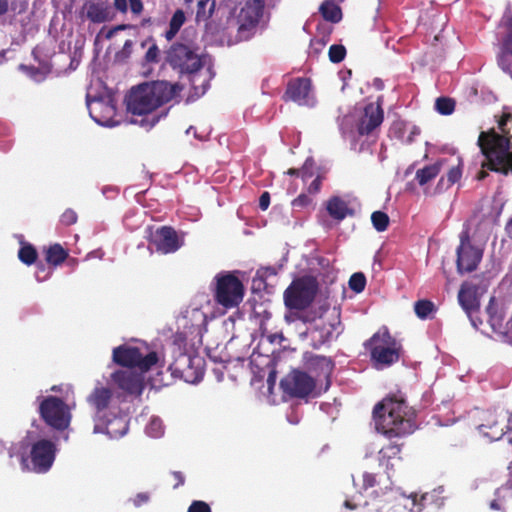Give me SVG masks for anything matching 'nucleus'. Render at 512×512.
Segmentation results:
<instances>
[{
  "instance_id": "nucleus-28",
  "label": "nucleus",
  "mask_w": 512,
  "mask_h": 512,
  "mask_svg": "<svg viewBox=\"0 0 512 512\" xmlns=\"http://www.w3.org/2000/svg\"><path fill=\"white\" fill-rule=\"evenodd\" d=\"M462 163L461 161L458 165L451 167L445 177H441L437 183L436 190L438 192H442L444 190L449 189L451 186L460 181L462 177Z\"/></svg>"
},
{
  "instance_id": "nucleus-43",
  "label": "nucleus",
  "mask_w": 512,
  "mask_h": 512,
  "mask_svg": "<svg viewBox=\"0 0 512 512\" xmlns=\"http://www.w3.org/2000/svg\"><path fill=\"white\" fill-rule=\"evenodd\" d=\"M300 177L303 181H307L315 174V161L312 157H308L300 168Z\"/></svg>"
},
{
  "instance_id": "nucleus-50",
  "label": "nucleus",
  "mask_w": 512,
  "mask_h": 512,
  "mask_svg": "<svg viewBox=\"0 0 512 512\" xmlns=\"http://www.w3.org/2000/svg\"><path fill=\"white\" fill-rule=\"evenodd\" d=\"M150 500V495L149 493L147 492H141V493H138L134 498H133V504L136 506V507H140L146 503H148Z\"/></svg>"
},
{
  "instance_id": "nucleus-51",
  "label": "nucleus",
  "mask_w": 512,
  "mask_h": 512,
  "mask_svg": "<svg viewBox=\"0 0 512 512\" xmlns=\"http://www.w3.org/2000/svg\"><path fill=\"white\" fill-rule=\"evenodd\" d=\"M322 185V177L320 175H317L316 178L311 182V184L308 187V193L310 194H317Z\"/></svg>"
},
{
  "instance_id": "nucleus-53",
  "label": "nucleus",
  "mask_w": 512,
  "mask_h": 512,
  "mask_svg": "<svg viewBox=\"0 0 512 512\" xmlns=\"http://www.w3.org/2000/svg\"><path fill=\"white\" fill-rule=\"evenodd\" d=\"M129 3L133 14L139 15L143 11V3L141 0H129Z\"/></svg>"
},
{
  "instance_id": "nucleus-49",
  "label": "nucleus",
  "mask_w": 512,
  "mask_h": 512,
  "mask_svg": "<svg viewBox=\"0 0 512 512\" xmlns=\"http://www.w3.org/2000/svg\"><path fill=\"white\" fill-rule=\"evenodd\" d=\"M362 488L368 490L376 485V476L372 473L365 472L362 474Z\"/></svg>"
},
{
  "instance_id": "nucleus-26",
  "label": "nucleus",
  "mask_w": 512,
  "mask_h": 512,
  "mask_svg": "<svg viewBox=\"0 0 512 512\" xmlns=\"http://www.w3.org/2000/svg\"><path fill=\"white\" fill-rule=\"evenodd\" d=\"M444 163V159H439L433 164L426 165L423 168L418 169L415 174V180L420 186L426 185L439 175Z\"/></svg>"
},
{
  "instance_id": "nucleus-32",
  "label": "nucleus",
  "mask_w": 512,
  "mask_h": 512,
  "mask_svg": "<svg viewBox=\"0 0 512 512\" xmlns=\"http://www.w3.org/2000/svg\"><path fill=\"white\" fill-rule=\"evenodd\" d=\"M319 10H320L322 17L325 20L330 21L332 23H337L342 18V12H341L340 7L337 6L332 1H324L321 4Z\"/></svg>"
},
{
  "instance_id": "nucleus-7",
  "label": "nucleus",
  "mask_w": 512,
  "mask_h": 512,
  "mask_svg": "<svg viewBox=\"0 0 512 512\" xmlns=\"http://www.w3.org/2000/svg\"><path fill=\"white\" fill-rule=\"evenodd\" d=\"M214 300L224 308L237 307L244 297V285L234 272H220L215 278Z\"/></svg>"
},
{
  "instance_id": "nucleus-34",
  "label": "nucleus",
  "mask_w": 512,
  "mask_h": 512,
  "mask_svg": "<svg viewBox=\"0 0 512 512\" xmlns=\"http://www.w3.org/2000/svg\"><path fill=\"white\" fill-rule=\"evenodd\" d=\"M428 498V493L421 495L419 498L416 493H412L408 497H403V500L405 501L404 507L409 509L410 512H422Z\"/></svg>"
},
{
  "instance_id": "nucleus-64",
  "label": "nucleus",
  "mask_w": 512,
  "mask_h": 512,
  "mask_svg": "<svg viewBox=\"0 0 512 512\" xmlns=\"http://www.w3.org/2000/svg\"><path fill=\"white\" fill-rule=\"evenodd\" d=\"M300 169H296V168H290L288 171H287V174L291 175V176H300Z\"/></svg>"
},
{
  "instance_id": "nucleus-42",
  "label": "nucleus",
  "mask_w": 512,
  "mask_h": 512,
  "mask_svg": "<svg viewBox=\"0 0 512 512\" xmlns=\"http://www.w3.org/2000/svg\"><path fill=\"white\" fill-rule=\"evenodd\" d=\"M328 56L332 63H340L346 56V48L341 44H333L329 48Z\"/></svg>"
},
{
  "instance_id": "nucleus-30",
  "label": "nucleus",
  "mask_w": 512,
  "mask_h": 512,
  "mask_svg": "<svg viewBox=\"0 0 512 512\" xmlns=\"http://www.w3.org/2000/svg\"><path fill=\"white\" fill-rule=\"evenodd\" d=\"M435 304L428 299H421L414 303V312L419 319H433L436 313Z\"/></svg>"
},
{
  "instance_id": "nucleus-19",
  "label": "nucleus",
  "mask_w": 512,
  "mask_h": 512,
  "mask_svg": "<svg viewBox=\"0 0 512 512\" xmlns=\"http://www.w3.org/2000/svg\"><path fill=\"white\" fill-rule=\"evenodd\" d=\"M384 119V112L380 104L369 103L364 108V114L357 124L359 135H369L379 127Z\"/></svg>"
},
{
  "instance_id": "nucleus-29",
  "label": "nucleus",
  "mask_w": 512,
  "mask_h": 512,
  "mask_svg": "<svg viewBox=\"0 0 512 512\" xmlns=\"http://www.w3.org/2000/svg\"><path fill=\"white\" fill-rule=\"evenodd\" d=\"M69 254L66 249L59 243L50 245L45 251V260L52 266H59L68 258Z\"/></svg>"
},
{
  "instance_id": "nucleus-27",
  "label": "nucleus",
  "mask_w": 512,
  "mask_h": 512,
  "mask_svg": "<svg viewBox=\"0 0 512 512\" xmlns=\"http://www.w3.org/2000/svg\"><path fill=\"white\" fill-rule=\"evenodd\" d=\"M112 391L105 387H96L88 397V402L98 411L108 408L112 399Z\"/></svg>"
},
{
  "instance_id": "nucleus-8",
  "label": "nucleus",
  "mask_w": 512,
  "mask_h": 512,
  "mask_svg": "<svg viewBox=\"0 0 512 512\" xmlns=\"http://www.w3.org/2000/svg\"><path fill=\"white\" fill-rule=\"evenodd\" d=\"M39 400L38 413L43 422L56 431L66 430L72 418L68 404L57 396H46Z\"/></svg>"
},
{
  "instance_id": "nucleus-39",
  "label": "nucleus",
  "mask_w": 512,
  "mask_h": 512,
  "mask_svg": "<svg viewBox=\"0 0 512 512\" xmlns=\"http://www.w3.org/2000/svg\"><path fill=\"white\" fill-rule=\"evenodd\" d=\"M401 444L389 443L388 445L381 448L379 451V460H390L394 458H400Z\"/></svg>"
},
{
  "instance_id": "nucleus-1",
  "label": "nucleus",
  "mask_w": 512,
  "mask_h": 512,
  "mask_svg": "<svg viewBox=\"0 0 512 512\" xmlns=\"http://www.w3.org/2000/svg\"><path fill=\"white\" fill-rule=\"evenodd\" d=\"M497 124L501 134L494 128L482 131L477 145L486 158L482 168L507 175L512 172V113L507 107H504L502 114L497 117Z\"/></svg>"
},
{
  "instance_id": "nucleus-47",
  "label": "nucleus",
  "mask_w": 512,
  "mask_h": 512,
  "mask_svg": "<svg viewBox=\"0 0 512 512\" xmlns=\"http://www.w3.org/2000/svg\"><path fill=\"white\" fill-rule=\"evenodd\" d=\"M187 512H212L208 503L201 500H194L188 507Z\"/></svg>"
},
{
  "instance_id": "nucleus-6",
  "label": "nucleus",
  "mask_w": 512,
  "mask_h": 512,
  "mask_svg": "<svg viewBox=\"0 0 512 512\" xmlns=\"http://www.w3.org/2000/svg\"><path fill=\"white\" fill-rule=\"evenodd\" d=\"M204 368L205 360L202 356L197 353L183 352L178 348L174 352V359L168 370L173 378L195 384L202 380Z\"/></svg>"
},
{
  "instance_id": "nucleus-2",
  "label": "nucleus",
  "mask_w": 512,
  "mask_h": 512,
  "mask_svg": "<svg viewBox=\"0 0 512 512\" xmlns=\"http://www.w3.org/2000/svg\"><path fill=\"white\" fill-rule=\"evenodd\" d=\"M376 429L387 438L405 437L416 430V411L400 396L392 395L373 409Z\"/></svg>"
},
{
  "instance_id": "nucleus-36",
  "label": "nucleus",
  "mask_w": 512,
  "mask_h": 512,
  "mask_svg": "<svg viewBox=\"0 0 512 512\" xmlns=\"http://www.w3.org/2000/svg\"><path fill=\"white\" fill-rule=\"evenodd\" d=\"M37 257H38L37 250L35 249V247L32 244L22 243V245L18 251V258L22 263L30 266L36 262Z\"/></svg>"
},
{
  "instance_id": "nucleus-17",
  "label": "nucleus",
  "mask_w": 512,
  "mask_h": 512,
  "mask_svg": "<svg viewBox=\"0 0 512 512\" xmlns=\"http://www.w3.org/2000/svg\"><path fill=\"white\" fill-rule=\"evenodd\" d=\"M149 244L162 254L174 253L182 245L177 232L170 226H162L156 229L149 238Z\"/></svg>"
},
{
  "instance_id": "nucleus-35",
  "label": "nucleus",
  "mask_w": 512,
  "mask_h": 512,
  "mask_svg": "<svg viewBox=\"0 0 512 512\" xmlns=\"http://www.w3.org/2000/svg\"><path fill=\"white\" fill-rule=\"evenodd\" d=\"M214 9V0H198L196 10V21L201 22L208 20L212 16Z\"/></svg>"
},
{
  "instance_id": "nucleus-13",
  "label": "nucleus",
  "mask_w": 512,
  "mask_h": 512,
  "mask_svg": "<svg viewBox=\"0 0 512 512\" xmlns=\"http://www.w3.org/2000/svg\"><path fill=\"white\" fill-rule=\"evenodd\" d=\"M113 361L123 367H137L147 372L158 362V355L152 351L144 356L137 347L121 345L113 349Z\"/></svg>"
},
{
  "instance_id": "nucleus-20",
  "label": "nucleus",
  "mask_w": 512,
  "mask_h": 512,
  "mask_svg": "<svg viewBox=\"0 0 512 512\" xmlns=\"http://www.w3.org/2000/svg\"><path fill=\"white\" fill-rule=\"evenodd\" d=\"M112 380L117 386L132 395H141L144 389L143 377L129 370H119L112 374Z\"/></svg>"
},
{
  "instance_id": "nucleus-46",
  "label": "nucleus",
  "mask_w": 512,
  "mask_h": 512,
  "mask_svg": "<svg viewBox=\"0 0 512 512\" xmlns=\"http://www.w3.org/2000/svg\"><path fill=\"white\" fill-rule=\"evenodd\" d=\"M147 432L152 437H159L163 434L162 422L159 419L151 420Z\"/></svg>"
},
{
  "instance_id": "nucleus-52",
  "label": "nucleus",
  "mask_w": 512,
  "mask_h": 512,
  "mask_svg": "<svg viewBox=\"0 0 512 512\" xmlns=\"http://www.w3.org/2000/svg\"><path fill=\"white\" fill-rule=\"evenodd\" d=\"M269 205H270V194H269V192L265 191L261 194V196L259 198V208L262 211H265L268 209Z\"/></svg>"
},
{
  "instance_id": "nucleus-44",
  "label": "nucleus",
  "mask_w": 512,
  "mask_h": 512,
  "mask_svg": "<svg viewBox=\"0 0 512 512\" xmlns=\"http://www.w3.org/2000/svg\"><path fill=\"white\" fill-rule=\"evenodd\" d=\"M160 50L156 43H153L145 53L144 60L146 63H158Z\"/></svg>"
},
{
  "instance_id": "nucleus-62",
  "label": "nucleus",
  "mask_w": 512,
  "mask_h": 512,
  "mask_svg": "<svg viewBox=\"0 0 512 512\" xmlns=\"http://www.w3.org/2000/svg\"><path fill=\"white\" fill-rule=\"evenodd\" d=\"M16 451H17V447L16 445H14L13 443L10 445L9 448H7V454L9 456V458H12L14 457V455L16 454Z\"/></svg>"
},
{
  "instance_id": "nucleus-54",
  "label": "nucleus",
  "mask_w": 512,
  "mask_h": 512,
  "mask_svg": "<svg viewBox=\"0 0 512 512\" xmlns=\"http://www.w3.org/2000/svg\"><path fill=\"white\" fill-rule=\"evenodd\" d=\"M133 41L128 39L125 41L123 47H122V50H121V55L125 58H128L131 53H132V48H133Z\"/></svg>"
},
{
  "instance_id": "nucleus-48",
  "label": "nucleus",
  "mask_w": 512,
  "mask_h": 512,
  "mask_svg": "<svg viewBox=\"0 0 512 512\" xmlns=\"http://www.w3.org/2000/svg\"><path fill=\"white\" fill-rule=\"evenodd\" d=\"M313 200L308 195L302 193L292 201L293 207L304 208L312 204Z\"/></svg>"
},
{
  "instance_id": "nucleus-11",
  "label": "nucleus",
  "mask_w": 512,
  "mask_h": 512,
  "mask_svg": "<svg viewBox=\"0 0 512 512\" xmlns=\"http://www.w3.org/2000/svg\"><path fill=\"white\" fill-rule=\"evenodd\" d=\"M265 0H244L237 15V41H247L253 37L263 17Z\"/></svg>"
},
{
  "instance_id": "nucleus-61",
  "label": "nucleus",
  "mask_w": 512,
  "mask_h": 512,
  "mask_svg": "<svg viewBox=\"0 0 512 512\" xmlns=\"http://www.w3.org/2000/svg\"><path fill=\"white\" fill-rule=\"evenodd\" d=\"M505 231L507 236L512 240V218L507 222Z\"/></svg>"
},
{
  "instance_id": "nucleus-14",
  "label": "nucleus",
  "mask_w": 512,
  "mask_h": 512,
  "mask_svg": "<svg viewBox=\"0 0 512 512\" xmlns=\"http://www.w3.org/2000/svg\"><path fill=\"white\" fill-rule=\"evenodd\" d=\"M280 387L284 394L304 399L310 396L316 388V379L307 372L293 370L281 381Z\"/></svg>"
},
{
  "instance_id": "nucleus-15",
  "label": "nucleus",
  "mask_w": 512,
  "mask_h": 512,
  "mask_svg": "<svg viewBox=\"0 0 512 512\" xmlns=\"http://www.w3.org/2000/svg\"><path fill=\"white\" fill-rule=\"evenodd\" d=\"M56 444L49 439H39L30 448L32 471L46 473L53 465L56 456Z\"/></svg>"
},
{
  "instance_id": "nucleus-24",
  "label": "nucleus",
  "mask_w": 512,
  "mask_h": 512,
  "mask_svg": "<svg viewBox=\"0 0 512 512\" xmlns=\"http://www.w3.org/2000/svg\"><path fill=\"white\" fill-rule=\"evenodd\" d=\"M477 287L468 283H463L458 292V301L467 314L479 309V301L476 296Z\"/></svg>"
},
{
  "instance_id": "nucleus-59",
  "label": "nucleus",
  "mask_w": 512,
  "mask_h": 512,
  "mask_svg": "<svg viewBox=\"0 0 512 512\" xmlns=\"http://www.w3.org/2000/svg\"><path fill=\"white\" fill-rule=\"evenodd\" d=\"M9 10V1L0 0V16L5 15Z\"/></svg>"
},
{
  "instance_id": "nucleus-21",
  "label": "nucleus",
  "mask_w": 512,
  "mask_h": 512,
  "mask_svg": "<svg viewBox=\"0 0 512 512\" xmlns=\"http://www.w3.org/2000/svg\"><path fill=\"white\" fill-rule=\"evenodd\" d=\"M505 33L502 38L501 52L498 56L500 68L512 77V13L504 21Z\"/></svg>"
},
{
  "instance_id": "nucleus-38",
  "label": "nucleus",
  "mask_w": 512,
  "mask_h": 512,
  "mask_svg": "<svg viewBox=\"0 0 512 512\" xmlns=\"http://www.w3.org/2000/svg\"><path fill=\"white\" fill-rule=\"evenodd\" d=\"M19 69L26 73L29 77L34 79L35 81H42L45 79L46 75L50 72L49 68H38L35 66L20 64Z\"/></svg>"
},
{
  "instance_id": "nucleus-63",
  "label": "nucleus",
  "mask_w": 512,
  "mask_h": 512,
  "mask_svg": "<svg viewBox=\"0 0 512 512\" xmlns=\"http://www.w3.org/2000/svg\"><path fill=\"white\" fill-rule=\"evenodd\" d=\"M386 500H378L372 503V505L375 507L376 511H382L384 509V505H382L383 502Z\"/></svg>"
},
{
  "instance_id": "nucleus-37",
  "label": "nucleus",
  "mask_w": 512,
  "mask_h": 512,
  "mask_svg": "<svg viewBox=\"0 0 512 512\" xmlns=\"http://www.w3.org/2000/svg\"><path fill=\"white\" fill-rule=\"evenodd\" d=\"M371 222H372L373 227L378 232H383V231L387 230L389 223H390V219H389V216L387 215V213H385L383 211H374L371 214Z\"/></svg>"
},
{
  "instance_id": "nucleus-25",
  "label": "nucleus",
  "mask_w": 512,
  "mask_h": 512,
  "mask_svg": "<svg viewBox=\"0 0 512 512\" xmlns=\"http://www.w3.org/2000/svg\"><path fill=\"white\" fill-rule=\"evenodd\" d=\"M486 311L488 314V322L493 331L497 333H506V327L504 325V312L494 297L490 299Z\"/></svg>"
},
{
  "instance_id": "nucleus-10",
  "label": "nucleus",
  "mask_w": 512,
  "mask_h": 512,
  "mask_svg": "<svg viewBox=\"0 0 512 512\" xmlns=\"http://www.w3.org/2000/svg\"><path fill=\"white\" fill-rule=\"evenodd\" d=\"M484 248L473 243L469 229L462 230L459 245L456 249V269L464 275L475 271L482 261Z\"/></svg>"
},
{
  "instance_id": "nucleus-18",
  "label": "nucleus",
  "mask_w": 512,
  "mask_h": 512,
  "mask_svg": "<svg viewBox=\"0 0 512 512\" xmlns=\"http://www.w3.org/2000/svg\"><path fill=\"white\" fill-rule=\"evenodd\" d=\"M304 365L307 371L314 375L316 380L324 378L327 386L330 385V376L335 367L334 361L330 357L307 354L304 358Z\"/></svg>"
},
{
  "instance_id": "nucleus-58",
  "label": "nucleus",
  "mask_w": 512,
  "mask_h": 512,
  "mask_svg": "<svg viewBox=\"0 0 512 512\" xmlns=\"http://www.w3.org/2000/svg\"><path fill=\"white\" fill-rule=\"evenodd\" d=\"M114 6L118 11L122 13L127 12V0H114Z\"/></svg>"
},
{
  "instance_id": "nucleus-55",
  "label": "nucleus",
  "mask_w": 512,
  "mask_h": 512,
  "mask_svg": "<svg viewBox=\"0 0 512 512\" xmlns=\"http://www.w3.org/2000/svg\"><path fill=\"white\" fill-rule=\"evenodd\" d=\"M367 506L369 505V503L367 501L363 502V503H360L358 501H354V500H350V499H346L344 501V506L347 508V509H350V510H355L357 509L358 507L360 506Z\"/></svg>"
},
{
  "instance_id": "nucleus-22",
  "label": "nucleus",
  "mask_w": 512,
  "mask_h": 512,
  "mask_svg": "<svg viewBox=\"0 0 512 512\" xmlns=\"http://www.w3.org/2000/svg\"><path fill=\"white\" fill-rule=\"evenodd\" d=\"M86 18L92 23H104L111 20V8L103 1L88 0L83 5Z\"/></svg>"
},
{
  "instance_id": "nucleus-5",
  "label": "nucleus",
  "mask_w": 512,
  "mask_h": 512,
  "mask_svg": "<svg viewBox=\"0 0 512 512\" xmlns=\"http://www.w3.org/2000/svg\"><path fill=\"white\" fill-rule=\"evenodd\" d=\"M364 346L370 352L371 361L376 368L391 366L400 358V347L387 328L377 331Z\"/></svg>"
},
{
  "instance_id": "nucleus-45",
  "label": "nucleus",
  "mask_w": 512,
  "mask_h": 512,
  "mask_svg": "<svg viewBox=\"0 0 512 512\" xmlns=\"http://www.w3.org/2000/svg\"><path fill=\"white\" fill-rule=\"evenodd\" d=\"M77 219V213L73 209L68 208L62 213L60 222L65 226H71L77 222Z\"/></svg>"
},
{
  "instance_id": "nucleus-4",
  "label": "nucleus",
  "mask_w": 512,
  "mask_h": 512,
  "mask_svg": "<svg viewBox=\"0 0 512 512\" xmlns=\"http://www.w3.org/2000/svg\"><path fill=\"white\" fill-rule=\"evenodd\" d=\"M165 60L180 74L190 76V82L196 94H203L206 91L209 86L208 82L203 83L201 88L196 85L197 73L202 69L204 63L194 45L183 42L173 43L166 51Z\"/></svg>"
},
{
  "instance_id": "nucleus-33",
  "label": "nucleus",
  "mask_w": 512,
  "mask_h": 512,
  "mask_svg": "<svg viewBox=\"0 0 512 512\" xmlns=\"http://www.w3.org/2000/svg\"><path fill=\"white\" fill-rule=\"evenodd\" d=\"M186 17L182 9H177L172 15L169 22V29L165 32V38L171 41L179 32L180 28L185 23Z\"/></svg>"
},
{
  "instance_id": "nucleus-12",
  "label": "nucleus",
  "mask_w": 512,
  "mask_h": 512,
  "mask_svg": "<svg viewBox=\"0 0 512 512\" xmlns=\"http://www.w3.org/2000/svg\"><path fill=\"white\" fill-rule=\"evenodd\" d=\"M340 314L326 313L319 317L310 331L312 346L319 349L337 339L342 333Z\"/></svg>"
},
{
  "instance_id": "nucleus-23",
  "label": "nucleus",
  "mask_w": 512,
  "mask_h": 512,
  "mask_svg": "<svg viewBox=\"0 0 512 512\" xmlns=\"http://www.w3.org/2000/svg\"><path fill=\"white\" fill-rule=\"evenodd\" d=\"M326 210L329 216L337 221H342L346 217H353L355 215V210L351 208L350 201L340 196L330 197L326 203Z\"/></svg>"
},
{
  "instance_id": "nucleus-9",
  "label": "nucleus",
  "mask_w": 512,
  "mask_h": 512,
  "mask_svg": "<svg viewBox=\"0 0 512 512\" xmlns=\"http://www.w3.org/2000/svg\"><path fill=\"white\" fill-rule=\"evenodd\" d=\"M317 290L318 285L314 278H297L284 291V304L290 310H305L314 301Z\"/></svg>"
},
{
  "instance_id": "nucleus-60",
  "label": "nucleus",
  "mask_w": 512,
  "mask_h": 512,
  "mask_svg": "<svg viewBox=\"0 0 512 512\" xmlns=\"http://www.w3.org/2000/svg\"><path fill=\"white\" fill-rule=\"evenodd\" d=\"M490 508L493 510H502V503L498 499H494L490 502Z\"/></svg>"
},
{
  "instance_id": "nucleus-41",
  "label": "nucleus",
  "mask_w": 512,
  "mask_h": 512,
  "mask_svg": "<svg viewBox=\"0 0 512 512\" xmlns=\"http://www.w3.org/2000/svg\"><path fill=\"white\" fill-rule=\"evenodd\" d=\"M366 286V277L362 272H356L349 279V287L356 293H361Z\"/></svg>"
},
{
  "instance_id": "nucleus-3",
  "label": "nucleus",
  "mask_w": 512,
  "mask_h": 512,
  "mask_svg": "<svg viewBox=\"0 0 512 512\" xmlns=\"http://www.w3.org/2000/svg\"><path fill=\"white\" fill-rule=\"evenodd\" d=\"M182 89L179 83L165 80L144 82L131 89L127 96V110L133 115H149L172 101Z\"/></svg>"
},
{
  "instance_id": "nucleus-31",
  "label": "nucleus",
  "mask_w": 512,
  "mask_h": 512,
  "mask_svg": "<svg viewBox=\"0 0 512 512\" xmlns=\"http://www.w3.org/2000/svg\"><path fill=\"white\" fill-rule=\"evenodd\" d=\"M479 431L491 441L499 440L504 435V427L495 420L488 421L479 426Z\"/></svg>"
},
{
  "instance_id": "nucleus-16",
  "label": "nucleus",
  "mask_w": 512,
  "mask_h": 512,
  "mask_svg": "<svg viewBox=\"0 0 512 512\" xmlns=\"http://www.w3.org/2000/svg\"><path fill=\"white\" fill-rule=\"evenodd\" d=\"M285 101H293L298 105L312 106L314 97L312 95V82L306 77L291 79L283 95Z\"/></svg>"
},
{
  "instance_id": "nucleus-40",
  "label": "nucleus",
  "mask_w": 512,
  "mask_h": 512,
  "mask_svg": "<svg viewBox=\"0 0 512 512\" xmlns=\"http://www.w3.org/2000/svg\"><path fill=\"white\" fill-rule=\"evenodd\" d=\"M435 109L441 115H450L455 109V101L449 97H439L436 99Z\"/></svg>"
},
{
  "instance_id": "nucleus-56",
  "label": "nucleus",
  "mask_w": 512,
  "mask_h": 512,
  "mask_svg": "<svg viewBox=\"0 0 512 512\" xmlns=\"http://www.w3.org/2000/svg\"><path fill=\"white\" fill-rule=\"evenodd\" d=\"M160 119V116L153 115L151 119L143 118L140 121L141 126H147L149 128H152Z\"/></svg>"
},
{
  "instance_id": "nucleus-57",
  "label": "nucleus",
  "mask_w": 512,
  "mask_h": 512,
  "mask_svg": "<svg viewBox=\"0 0 512 512\" xmlns=\"http://www.w3.org/2000/svg\"><path fill=\"white\" fill-rule=\"evenodd\" d=\"M172 475H173L174 479L176 480V484L174 485V488H177V487H179V486H181V485H183V484H184V482H185V477H184V475L182 474V472H180V471H174V472L172 473Z\"/></svg>"
}]
</instances>
